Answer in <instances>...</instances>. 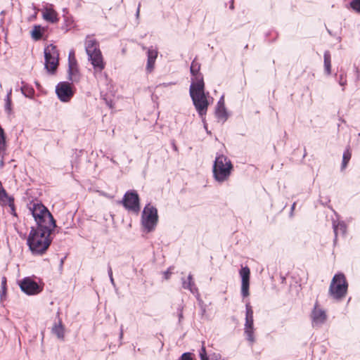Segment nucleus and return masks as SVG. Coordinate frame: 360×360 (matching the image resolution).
Here are the masks:
<instances>
[{
	"mask_svg": "<svg viewBox=\"0 0 360 360\" xmlns=\"http://www.w3.org/2000/svg\"><path fill=\"white\" fill-rule=\"evenodd\" d=\"M20 287L22 291L30 295H37L42 290V288L30 277L23 278Z\"/></svg>",
	"mask_w": 360,
	"mask_h": 360,
	"instance_id": "ddd939ff",
	"label": "nucleus"
},
{
	"mask_svg": "<svg viewBox=\"0 0 360 360\" xmlns=\"http://www.w3.org/2000/svg\"><path fill=\"white\" fill-rule=\"evenodd\" d=\"M0 205H8L11 207V212H14V203L13 198L8 196L6 190L4 188L1 182L0 181Z\"/></svg>",
	"mask_w": 360,
	"mask_h": 360,
	"instance_id": "f3484780",
	"label": "nucleus"
},
{
	"mask_svg": "<svg viewBox=\"0 0 360 360\" xmlns=\"http://www.w3.org/2000/svg\"><path fill=\"white\" fill-rule=\"evenodd\" d=\"M88 60L94 68V75L97 79H100L102 77H106V73H103L105 63L104 61L101 51L88 56Z\"/></svg>",
	"mask_w": 360,
	"mask_h": 360,
	"instance_id": "6e6552de",
	"label": "nucleus"
},
{
	"mask_svg": "<svg viewBox=\"0 0 360 360\" xmlns=\"http://www.w3.org/2000/svg\"><path fill=\"white\" fill-rule=\"evenodd\" d=\"M77 61L75 58V53L74 50H71L68 55V65L77 64Z\"/></svg>",
	"mask_w": 360,
	"mask_h": 360,
	"instance_id": "2f4dec72",
	"label": "nucleus"
},
{
	"mask_svg": "<svg viewBox=\"0 0 360 360\" xmlns=\"http://www.w3.org/2000/svg\"><path fill=\"white\" fill-rule=\"evenodd\" d=\"M233 169V166L229 158L224 155H217L212 168L214 180L219 184L227 181Z\"/></svg>",
	"mask_w": 360,
	"mask_h": 360,
	"instance_id": "7ed1b4c3",
	"label": "nucleus"
},
{
	"mask_svg": "<svg viewBox=\"0 0 360 360\" xmlns=\"http://www.w3.org/2000/svg\"><path fill=\"white\" fill-rule=\"evenodd\" d=\"M181 281L183 288L188 290L193 295H198V289L195 284L191 274H188L187 278H182Z\"/></svg>",
	"mask_w": 360,
	"mask_h": 360,
	"instance_id": "aec40b11",
	"label": "nucleus"
},
{
	"mask_svg": "<svg viewBox=\"0 0 360 360\" xmlns=\"http://www.w3.org/2000/svg\"><path fill=\"white\" fill-rule=\"evenodd\" d=\"M106 101V104L110 108H112V101H108L107 100H105Z\"/></svg>",
	"mask_w": 360,
	"mask_h": 360,
	"instance_id": "37998d69",
	"label": "nucleus"
},
{
	"mask_svg": "<svg viewBox=\"0 0 360 360\" xmlns=\"http://www.w3.org/2000/svg\"><path fill=\"white\" fill-rule=\"evenodd\" d=\"M172 272L170 271V269H167L166 271L164 272V276L165 279H168L169 278V276L171 275Z\"/></svg>",
	"mask_w": 360,
	"mask_h": 360,
	"instance_id": "e433bc0d",
	"label": "nucleus"
},
{
	"mask_svg": "<svg viewBox=\"0 0 360 360\" xmlns=\"http://www.w3.org/2000/svg\"><path fill=\"white\" fill-rule=\"evenodd\" d=\"M43 18L44 19L49 22L54 23L58 22V14L52 8H46L43 10Z\"/></svg>",
	"mask_w": 360,
	"mask_h": 360,
	"instance_id": "412c9836",
	"label": "nucleus"
},
{
	"mask_svg": "<svg viewBox=\"0 0 360 360\" xmlns=\"http://www.w3.org/2000/svg\"><path fill=\"white\" fill-rule=\"evenodd\" d=\"M239 274L241 277V294L245 297L249 295L250 270L248 266H242Z\"/></svg>",
	"mask_w": 360,
	"mask_h": 360,
	"instance_id": "4468645a",
	"label": "nucleus"
},
{
	"mask_svg": "<svg viewBox=\"0 0 360 360\" xmlns=\"http://www.w3.org/2000/svg\"><path fill=\"white\" fill-rule=\"evenodd\" d=\"M179 318L180 319L182 318V314L181 313L179 314Z\"/></svg>",
	"mask_w": 360,
	"mask_h": 360,
	"instance_id": "8fccbe9b",
	"label": "nucleus"
},
{
	"mask_svg": "<svg viewBox=\"0 0 360 360\" xmlns=\"http://www.w3.org/2000/svg\"><path fill=\"white\" fill-rule=\"evenodd\" d=\"M123 337V328H122V326H121V328H120V338H122Z\"/></svg>",
	"mask_w": 360,
	"mask_h": 360,
	"instance_id": "c03bdc74",
	"label": "nucleus"
},
{
	"mask_svg": "<svg viewBox=\"0 0 360 360\" xmlns=\"http://www.w3.org/2000/svg\"><path fill=\"white\" fill-rule=\"evenodd\" d=\"M22 85L20 88L22 94L27 98H32L34 96V89L24 82H22Z\"/></svg>",
	"mask_w": 360,
	"mask_h": 360,
	"instance_id": "b1692460",
	"label": "nucleus"
},
{
	"mask_svg": "<svg viewBox=\"0 0 360 360\" xmlns=\"http://www.w3.org/2000/svg\"><path fill=\"white\" fill-rule=\"evenodd\" d=\"M147 65L146 70L148 72H151L153 70L155 60L158 57V50L153 47H150L147 51Z\"/></svg>",
	"mask_w": 360,
	"mask_h": 360,
	"instance_id": "6ab92c4d",
	"label": "nucleus"
},
{
	"mask_svg": "<svg viewBox=\"0 0 360 360\" xmlns=\"http://www.w3.org/2000/svg\"><path fill=\"white\" fill-rule=\"evenodd\" d=\"M28 208L34 218L37 226L46 228L56 226V221L52 214L43 204L32 202L29 204Z\"/></svg>",
	"mask_w": 360,
	"mask_h": 360,
	"instance_id": "20e7f679",
	"label": "nucleus"
},
{
	"mask_svg": "<svg viewBox=\"0 0 360 360\" xmlns=\"http://www.w3.org/2000/svg\"><path fill=\"white\" fill-rule=\"evenodd\" d=\"M11 94H12V89H10L9 91H8L7 95L5 98L11 99Z\"/></svg>",
	"mask_w": 360,
	"mask_h": 360,
	"instance_id": "58836bf2",
	"label": "nucleus"
},
{
	"mask_svg": "<svg viewBox=\"0 0 360 360\" xmlns=\"http://www.w3.org/2000/svg\"><path fill=\"white\" fill-rule=\"evenodd\" d=\"M0 165H1V167L4 165V161H3V160H1Z\"/></svg>",
	"mask_w": 360,
	"mask_h": 360,
	"instance_id": "09e8293b",
	"label": "nucleus"
},
{
	"mask_svg": "<svg viewBox=\"0 0 360 360\" xmlns=\"http://www.w3.org/2000/svg\"><path fill=\"white\" fill-rule=\"evenodd\" d=\"M356 78L357 80H360V70H359L358 69H356Z\"/></svg>",
	"mask_w": 360,
	"mask_h": 360,
	"instance_id": "a19ab883",
	"label": "nucleus"
},
{
	"mask_svg": "<svg viewBox=\"0 0 360 360\" xmlns=\"http://www.w3.org/2000/svg\"><path fill=\"white\" fill-rule=\"evenodd\" d=\"M333 229L335 237H337L339 233L344 234L346 232V226L344 223H338L337 225L333 224Z\"/></svg>",
	"mask_w": 360,
	"mask_h": 360,
	"instance_id": "cd10ccee",
	"label": "nucleus"
},
{
	"mask_svg": "<svg viewBox=\"0 0 360 360\" xmlns=\"http://www.w3.org/2000/svg\"><path fill=\"white\" fill-rule=\"evenodd\" d=\"M176 83L175 82H169V83H162L161 84H160V86H167L169 85H173V84H175Z\"/></svg>",
	"mask_w": 360,
	"mask_h": 360,
	"instance_id": "ea45409f",
	"label": "nucleus"
},
{
	"mask_svg": "<svg viewBox=\"0 0 360 360\" xmlns=\"http://www.w3.org/2000/svg\"><path fill=\"white\" fill-rule=\"evenodd\" d=\"M215 115L217 119L224 122L228 118V114L225 107H217Z\"/></svg>",
	"mask_w": 360,
	"mask_h": 360,
	"instance_id": "5701e85b",
	"label": "nucleus"
},
{
	"mask_svg": "<svg viewBox=\"0 0 360 360\" xmlns=\"http://www.w3.org/2000/svg\"><path fill=\"white\" fill-rule=\"evenodd\" d=\"M337 81L341 86L345 87L347 83L346 72L341 71L340 75L337 77ZM342 90L344 91L345 88H343Z\"/></svg>",
	"mask_w": 360,
	"mask_h": 360,
	"instance_id": "c85d7f7f",
	"label": "nucleus"
},
{
	"mask_svg": "<svg viewBox=\"0 0 360 360\" xmlns=\"http://www.w3.org/2000/svg\"><path fill=\"white\" fill-rule=\"evenodd\" d=\"M349 5L353 11L357 13H360V0H352L349 3Z\"/></svg>",
	"mask_w": 360,
	"mask_h": 360,
	"instance_id": "7c9ffc66",
	"label": "nucleus"
},
{
	"mask_svg": "<svg viewBox=\"0 0 360 360\" xmlns=\"http://www.w3.org/2000/svg\"><path fill=\"white\" fill-rule=\"evenodd\" d=\"M199 356L200 358V360H209V358L207 355L205 347L204 345H202L200 352H199Z\"/></svg>",
	"mask_w": 360,
	"mask_h": 360,
	"instance_id": "473e14b6",
	"label": "nucleus"
},
{
	"mask_svg": "<svg viewBox=\"0 0 360 360\" xmlns=\"http://www.w3.org/2000/svg\"><path fill=\"white\" fill-rule=\"evenodd\" d=\"M122 204L128 211L139 213L140 211L139 197L134 190L128 191L124 195Z\"/></svg>",
	"mask_w": 360,
	"mask_h": 360,
	"instance_id": "1a4fd4ad",
	"label": "nucleus"
},
{
	"mask_svg": "<svg viewBox=\"0 0 360 360\" xmlns=\"http://www.w3.org/2000/svg\"><path fill=\"white\" fill-rule=\"evenodd\" d=\"M5 284H6V278H4L3 281H2V285H3V289H2V293H4V290H5Z\"/></svg>",
	"mask_w": 360,
	"mask_h": 360,
	"instance_id": "79ce46f5",
	"label": "nucleus"
},
{
	"mask_svg": "<svg viewBox=\"0 0 360 360\" xmlns=\"http://www.w3.org/2000/svg\"><path fill=\"white\" fill-rule=\"evenodd\" d=\"M230 8L233 10L234 8L233 0H231Z\"/></svg>",
	"mask_w": 360,
	"mask_h": 360,
	"instance_id": "a18cd8bd",
	"label": "nucleus"
},
{
	"mask_svg": "<svg viewBox=\"0 0 360 360\" xmlns=\"http://www.w3.org/2000/svg\"><path fill=\"white\" fill-rule=\"evenodd\" d=\"M56 93L59 100L64 103L70 101L74 96L72 87L68 82H59L56 86Z\"/></svg>",
	"mask_w": 360,
	"mask_h": 360,
	"instance_id": "9b49d317",
	"label": "nucleus"
},
{
	"mask_svg": "<svg viewBox=\"0 0 360 360\" xmlns=\"http://www.w3.org/2000/svg\"><path fill=\"white\" fill-rule=\"evenodd\" d=\"M217 107H225L223 96L218 101Z\"/></svg>",
	"mask_w": 360,
	"mask_h": 360,
	"instance_id": "c9c22d12",
	"label": "nucleus"
},
{
	"mask_svg": "<svg viewBox=\"0 0 360 360\" xmlns=\"http://www.w3.org/2000/svg\"><path fill=\"white\" fill-rule=\"evenodd\" d=\"M245 333L247 336V340L253 343L255 342L254 337V326H253V311L250 303L245 305Z\"/></svg>",
	"mask_w": 360,
	"mask_h": 360,
	"instance_id": "f8f14e48",
	"label": "nucleus"
},
{
	"mask_svg": "<svg viewBox=\"0 0 360 360\" xmlns=\"http://www.w3.org/2000/svg\"><path fill=\"white\" fill-rule=\"evenodd\" d=\"M54 228L39 226L32 228L27 243L32 254L41 255L46 251L51 243L50 234Z\"/></svg>",
	"mask_w": 360,
	"mask_h": 360,
	"instance_id": "f257e3e1",
	"label": "nucleus"
},
{
	"mask_svg": "<svg viewBox=\"0 0 360 360\" xmlns=\"http://www.w3.org/2000/svg\"><path fill=\"white\" fill-rule=\"evenodd\" d=\"M68 78L72 83H78L80 81L81 73L77 63L68 65Z\"/></svg>",
	"mask_w": 360,
	"mask_h": 360,
	"instance_id": "a211bd4d",
	"label": "nucleus"
},
{
	"mask_svg": "<svg viewBox=\"0 0 360 360\" xmlns=\"http://www.w3.org/2000/svg\"><path fill=\"white\" fill-rule=\"evenodd\" d=\"M189 94L196 111L201 117H203L209 105L207 96L209 93L205 92V83L198 79L196 84L190 85Z\"/></svg>",
	"mask_w": 360,
	"mask_h": 360,
	"instance_id": "f03ea898",
	"label": "nucleus"
},
{
	"mask_svg": "<svg viewBox=\"0 0 360 360\" xmlns=\"http://www.w3.org/2000/svg\"><path fill=\"white\" fill-rule=\"evenodd\" d=\"M139 12H140V4H139V6H138V8H137V11H136V16L139 17Z\"/></svg>",
	"mask_w": 360,
	"mask_h": 360,
	"instance_id": "49530a36",
	"label": "nucleus"
},
{
	"mask_svg": "<svg viewBox=\"0 0 360 360\" xmlns=\"http://www.w3.org/2000/svg\"><path fill=\"white\" fill-rule=\"evenodd\" d=\"M31 35L34 40H39L42 37L41 27L35 25L31 32Z\"/></svg>",
	"mask_w": 360,
	"mask_h": 360,
	"instance_id": "bb28decb",
	"label": "nucleus"
},
{
	"mask_svg": "<svg viewBox=\"0 0 360 360\" xmlns=\"http://www.w3.org/2000/svg\"><path fill=\"white\" fill-rule=\"evenodd\" d=\"M295 202H294L292 205V207H291V210L293 211V210L295 209Z\"/></svg>",
	"mask_w": 360,
	"mask_h": 360,
	"instance_id": "de8ad7c7",
	"label": "nucleus"
},
{
	"mask_svg": "<svg viewBox=\"0 0 360 360\" xmlns=\"http://www.w3.org/2000/svg\"><path fill=\"white\" fill-rule=\"evenodd\" d=\"M85 51L87 56L101 51L99 43L92 36H87L85 39Z\"/></svg>",
	"mask_w": 360,
	"mask_h": 360,
	"instance_id": "2eb2a0df",
	"label": "nucleus"
},
{
	"mask_svg": "<svg viewBox=\"0 0 360 360\" xmlns=\"http://www.w3.org/2000/svg\"><path fill=\"white\" fill-rule=\"evenodd\" d=\"M45 68L47 72L54 74L58 65L59 53L56 46L49 44L44 49Z\"/></svg>",
	"mask_w": 360,
	"mask_h": 360,
	"instance_id": "0eeeda50",
	"label": "nucleus"
},
{
	"mask_svg": "<svg viewBox=\"0 0 360 360\" xmlns=\"http://www.w3.org/2000/svg\"><path fill=\"white\" fill-rule=\"evenodd\" d=\"M311 324L313 327H320L323 325L328 319L326 311L323 309L316 301L311 312Z\"/></svg>",
	"mask_w": 360,
	"mask_h": 360,
	"instance_id": "9d476101",
	"label": "nucleus"
},
{
	"mask_svg": "<svg viewBox=\"0 0 360 360\" xmlns=\"http://www.w3.org/2000/svg\"><path fill=\"white\" fill-rule=\"evenodd\" d=\"M52 332L58 337V338L60 340L64 339V328L60 322L58 324H56L52 328Z\"/></svg>",
	"mask_w": 360,
	"mask_h": 360,
	"instance_id": "393cba45",
	"label": "nucleus"
},
{
	"mask_svg": "<svg viewBox=\"0 0 360 360\" xmlns=\"http://www.w3.org/2000/svg\"><path fill=\"white\" fill-rule=\"evenodd\" d=\"M181 360H194L190 353H184L181 355Z\"/></svg>",
	"mask_w": 360,
	"mask_h": 360,
	"instance_id": "f704fd0d",
	"label": "nucleus"
},
{
	"mask_svg": "<svg viewBox=\"0 0 360 360\" xmlns=\"http://www.w3.org/2000/svg\"><path fill=\"white\" fill-rule=\"evenodd\" d=\"M200 64L196 61L195 58L191 63V65L190 68V72L192 75L191 78V84H196L198 79L201 80L202 82H204L203 76L200 72Z\"/></svg>",
	"mask_w": 360,
	"mask_h": 360,
	"instance_id": "dca6fc26",
	"label": "nucleus"
},
{
	"mask_svg": "<svg viewBox=\"0 0 360 360\" xmlns=\"http://www.w3.org/2000/svg\"><path fill=\"white\" fill-rule=\"evenodd\" d=\"M348 284L343 274H335L329 287V295L334 299L340 300L345 297Z\"/></svg>",
	"mask_w": 360,
	"mask_h": 360,
	"instance_id": "423d86ee",
	"label": "nucleus"
},
{
	"mask_svg": "<svg viewBox=\"0 0 360 360\" xmlns=\"http://www.w3.org/2000/svg\"><path fill=\"white\" fill-rule=\"evenodd\" d=\"M351 157H352V153H351L350 149L347 148L345 150L343 155H342V165H341V169L342 170L347 167V164L351 159Z\"/></svg>",
	"mask_w": 360,
	"mask_h": 360,
	"instance_id": "a878e982",
	"label": "nucleus"
},
{
	"mask_svg": "<svg viewBox=\"0 0 360 360\" xmlns=\"http://www.w3.org/2000/svg\"><path fill=\"white\" fill-rule=\"evenodd\" d=\"M108 276H109V278H110V283H112V285L113 286H115V281H114V278L112 277V268H111L110 266H108Z\"/></svg>",
	"mask_w": 360,
	"mask_h": 360,
	"instance_id": "72a5a7b5",
	"label": "nucleus"
},
{
	"mask_svg": "<svg viewBox=\"0 0 360 360\" xmlns=\"http://www.w3.org/2000/svg\"><path fill=\"white\" fill-rule=\"evenodd\" d=\"M324 70L328 75L331 74V56L329 51H326L323 54Z\"/></svg>",
	"mask_w": 360,
	"mask_h": 360,
	"instance_id": "4be33fe9",
	"label": "nucleus"
},
{
	"mask_svg": "<svg viewBox=\"0 0 360 360\" xmlns=\"http://www.w3.org/2000/svg\"><path fill=\"white\" fill-rule=\"evenodd\" d=\"M4 108H5V111L8 115H11L13 113L11 99L5 98Z\"/></svg>",
	"mask_w": 360,
	"mask_h": 360,
	"instance_id": "c756f323",
	"label": "nucleus"
},
{
	"mask_svg": "<svg viewBox=\"0 0 360 360\" xmlns=\"http://www.w3.org/2000/svg\"><path fill=\"white\" fill-rule=\"evenodd\" d=\"M141 225L146 233H150L155 229L158 222V210L151 204H147L142 212Z\"/></svg>",
	"mask_w": 360,
	"mask_h": 360,
	"instance_id": "39448f33",
	"label": "nucleus"
},
{
	"mask_svg": "<svg viewBox=\"0 0 360 360\" xmlns=\"http://www.w3.org/2000/svg\"><path fill=\"white\" fill-rule=\"evenodd\" d=\"M66 22L68 24V26H69L70 27L72 26V24H73V20L71 19V18H67L66 19Z\"/></svg>",
	"mask_w": 360,
	"mask_h": 360,
	"instance_id": "4c0bfd02",
	"label": "nucleus"
}]
</instances>
